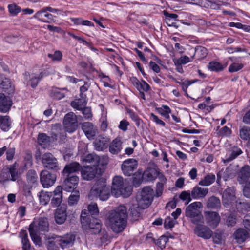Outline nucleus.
I'll list each match as a JSON object with an SVG mask.
<instances>
[{"label":"nucleus","instance_id":"obj_2","mask_svg":"<svg viewBox=\"0 0 250 250\" xmlns=\"http://www.w3.org/2000/svg\"><path fill=\"white\" fill-rule=\"evenodd\" d=\"M127 209L125 206H120L109 215V220L113 231L116 233L122 232L127 224Z\"/></svg>","mask_w":250,"mask_h":250},{"label":"nucleus","instance_id":"obj_42","mask_svg":"<svg viewBox=\"0 0 250 250\" xmlns=\"http://www.w3.org/2000/svg\"><path fill=\"white\" fill-rule=\"evenodd\" d=\"M51 192H46L42 190L39 195L40 202L43 205H47L51 198Z\"/></svg>","mask_w":250,"mask_h":250},{"label":"nucleus","instance_id":"obj_4","mask_svg":"<svg viewBox=\"0 0 250 250\" xmlns=\"http://www.w3.org/2000/svg\"><path fill=\"white\" fill-rule=\"evenodd\" d=\"M202 207V204L200 202H195L186 208L185 215L190 217L191 222L194 224L199 223L203 219V215L199 210Z\"/></svg>","mask_w":250,"mask_h":250},{"label":"nucleus","instance_id":"obj_39","mask_svg":"<svg viewBox=\"0 0 250 250\" xmlns=\"http://www.w3.org/2000/svg\"><path fill=\"white\" fill-rule=\"evenodd\" d=\"M208 53V51L206 48L201 46H197L195 48L194 56L197 59L201 60L204 59L207 56Z\"/></svg>","mask_w":250,"mask_h":250},{"label":"nucleus","instance_id":"obj_27","mask_svg":"<svg viewBox=\"0 0 250 250\" xmlns=\"http://www.w3.org/2000/svg\"><path fill=\"white\" fill-rule=\"evenodd\" d=\"M63 125H77V116L72 112L67 113L64 117Z\"/></svg>","mask_w":250,"mask_h":250},{"label":"nucleus","instance_id":"obj_30","mask_svg":"<svg viewBox=\"0 0 250 250\" xmlns=\"http://www.w3.org/2000/svg\"><path fill=\"white\" fill-rule=\"evenodd\" d=\"M159 169L148 168L143 173V177L146 178L147 181H153L156 179L158 176Z\"/></svg>","mask_w":250,"mask_h":250},{"label":"nucleus","instance_id":"obj_34","mask_svg":"<svg viewBox=\"0 0 250 250\" xmlns=\"http://www.w3.org/2000/svg\"><path fill=\"white\" fill-rule=\"evenodd\" d=\"M32 223L35 225L34 229L36 230L37 229L44 231H47L48 230L49 223L47 218L43 217L40 218L38 221V226H36V224L34 222Z\"/></svg>","mask_w":250,"mask_h":250},{"label":"nucleus","instance_id":"obj_52","mask_svg":"<svg viewBox=\"0 0 250 250\" xmlns=\"http://www.w3.org/2000/svg\"><path fill=\"white\" fill-rule=\"evenodd\" d=\"M91 217L90 215L88 209H83L82 211L81 214V222L82 226H85L86 222L91 219Z\"/></svg>","mask_w":250,"mask_h":250},{"label":"nucleus","instance_id":"obj_58","mask_svg":"<svg viewBox=\"0 0 250 250\" xmlns=\"http://www.w3.org/2000/svg\"><path fill=\"white\" fill-rule=\"evenodd\" d=\"M168 241V239L165 236L162 235L158 239L156 240L155 244L163 249L165 248L166 244Z\"/></svg>","mask_w":250,"mask_h":250},{"label":"nucleus","instance_id":"obj_62","mask_svg":"<svg viewBox=\"0 0 250 250\" xmlns=\"http://www.w3.org/2000/svg\"><path fill=\"white\" fill-rule=\"evenodd\" d=\"M40 81L41 80L39 78L38 76H36L34 75V74H33L29 80L31 87L33 89L36 88L38 86Z\"/></svg>","mask_w":250,"mask_h":250},{"label":"nucleus","instance_id":"obj_24","mask_svg":"<svg viewBox=\"0 0 250 250\" xmlns=\"http://www.w3.org/2000/svg\"><path fill=\"white\" fill-rule=\"evenodd\" d=\"M234 238L238 243L241 244L249 237L248 232L244 229H239L234 233Z\"/></svg>","mask_w":250,"mask_h":250},{"label":"nucleus","instance_id":"obj_19","mask_svg":"<svg viewBox=\"0 0 250 250\" xmlns=\"http://www.w3.org/2000/svg\"><path fill=\"white\" fill-rule=\"evenodd\" d=\"M250 178V166L245 165L237 172V180L240 184L246 183Z\"/></svg>","mask_w":250,"mask_h":250},{"label":"nucleus","instance_id":"obj_50","mask_svg":"<svg viewBox=\"0 0 250 250\" xmlns=\"http://www.w3.org/2000/svg\"><path fill=\"white\" fill-rule=\"evenodd\" d=\"M179 197L182 201H186V205H188L193 199L191 196V192L189 190L182 191Z\"/></svg>","mask_w":250,"mask_h":250},{"label":"nucleus","instance_id":"obj_22","mask_svg":"<svg viewBox=\"0 0 250 250\" xmlns=\"http://www.w3.org/2000/svg\"><path fill=\"white\" fill-rule=\"evenodd\" d=\"M191 192L192 198L194 199H198L205 197L208 192V189L195 186L193 188Z\"/></svg>","mask_w":250,"mask_h":250},{"label":"nucleus","instance_id":"obj_26","mask_svg":"<svg viewBox=\"0 0 250 250\" xmlns=\"http://www.w3.org/2000/svg\"><path fill=\"white\" fill-rule=\"evenodd\" d=\"M35 225L33 223H31L29 227L28 230L31 238L34 243L40 246L42 245L41 239L40 237L37 234V231L34 229Z\"/></svg>","mask_w":250,"mask_h":250},{"label":"nucleus","instance_id":"obj_16","mask_svg":"<svg viewBox=\"0 0 250 250\" xmlns=\"http://www.w3.org/2000/svg\"><path fill=\"white\" fill-rule=\"evenodd\" d=\"M242 153V150L237 146H232L229 149L228 154L226 155L225 158L222 159V161L224 164L227 165L236 159Z\"/></svg>","mask_w":250,"mask_h":250},{"label":"nucleus","instance_id":"obj_18","mask_svg":"<svg viewBox=\"0 0 250 250\" xmlns=\"http://www.w3.org/2000/svg\"><path fill=\"white\" fill-rule=\"evenodd\" d=\"M0 88L2 89V91L9 95L14 91V88L12 85L11 80L5 77L3 74H0Z\"/></svg>","mask_w":250,"mask_h":250},{"label":"nucleus","instance_id":"obj_46","mask_svg":"<svg viewBox=\"0 0 250 250\" xmlns=\"http://www.w3.org/2000/svg\"><path fill=\"white\" fill-rule=\"evenodd\" d=\"M9 173L8 171V167L5 166L1 170L0 173V182L5 183V182L11 181Z\"/></svg>","mask_w":250,"mask_h":250},{"label":"nucleus","instance_id":"obj_35","mask_svg":"<svg viewBox=\"0 0 250 250\" xmlns=\"http://www.w3.org/2000/svg\"><path fill=\"white\" fill-rule=\"evenodd\" d=\"M82 128L88 139H93L98 133L95 126H82Z\"/></svg>","mask_w":250,"mask_h":250},{"label":"nucleus","instance_id":"obj_40","mask_svg":"<svg viewBox=\"0 0 250 250\" xmlns=\"http://www.w3.org/2000/svg\"><path fill=\"white\" fill-rule=\"evenodd\" d=\"M215 176L212 173L207 174L203 179L199 182V185L201 186H208L214 182Z\"/></svg>","mask_w":250,"mask_h":250},{"label":"nucleus","instance_id":"obj_47","mask_svg":"<svg viewBox=\"0 0 250 250\" xmlns=\"http://www.w3.org/2000/svg\"><path fill=\"white\" fill-rule=\"evenodd\" d=\"M215 130L217 134L221 136H229L231 133V129L228 128L227 126H224L221 129H220V126H217Z\"/></svg>","mask_w":250,"mask_h":250},{"label":"nucleus","instance_id":"obj_48","mask_svg":"<svg viewBox=\"0 0 250 250\" xmlns=\"http://www.w3.org/2000/svg\"><path fill=\"white\" fill-rule=\"evenodd\" d=\"M158 112L162 115L166 119L169 118V113H171V109L167 105H162L161 107L157 108Z\"/></svg>","mask_w":250,"mask_h":250},{"label":"nucleus","instance_id":"obj_32","mask_svg":"<svg viewBox=\"0 0 250 250\" xmlns=\"http://www.w3.org/2000/svg\"><path fill=\"white\" fill-rule=\"evenodd\" d=\"M46 246L47 250H60L59 242L56 236L48 237Z\"/></svg>","mask_w":250,"mask_h":250},{"label":"nucleus","instance_id":"obj_51","mask_svg":"<svg viewBox=\"0 0 250 250\" xmlns=\"http://www.w3.org/2000/svg\"><path fill=\"white\" fill-rule=\"evenodd\" d=\"M240 136L244 140L250 139V127L247 126H244L243 128L240 130Z\"/></svg>","mask_w":250,"mask_h":250},{"label":"nucleus","instance_id":"obj_38","mask_svg":"<svg viewBox=\"0 0 250 250\" xmlns=\"http://www.w3.org/2000/svg\"><path fill=\"white\" fill-rule=\"evenodd\" d=\"M26 178L29 184H37L38 182V176L36 171L33 169H30L27 172Z\"/></svg>","mask_w":250,"mask_h":250},{"label":"nucleus","instance_id":"obj_13","mask_svg":"<svg viewBox=\"0 0 250 250\" xmlns=\"http://www.w3.org/2000/svg\"><path fill=\"white\" fill-rule=\"evenodd\" d=\"M196 225L194 232L197 236L204 239H209L212 237L213 231L208 226L199 223Z\"/></svg>","mask_w":250,"mask_h":250},{"label":"nucleus","instance_id":"obj_43","mask_svg":"<svg viewBox=\"0 0 250 250\" xmlns=\"http://www.w3.org/2000/svg\"><path fill=\"white\" fill-rule=\"evenodd\" d=\"M224 232L223 231L217 229L212 236L213 243L216 244H222L225 240L224 239Z\"/></svg>","mask_w":250,"mask_h":250},{"label":"nucleus","instance_id":"obj_23","mask_svg":"<svg viewBox=\"0 0 250 250\" xmlns=\"http://www.w3.org/2000/svg\"><path fill=\"white\" fill-rule=\"evenodd\" d=\"M87 103V97H80V98H76L75 100L71 101L70 105L78 110H81L86 106Z\"/></svg>","mask_w":250,"mask_h":250},{"label":"nucleus","instance_id":"obj_54","mask_svg":"<svg viewBox=\"0 0 250 250\" xmlns=\"http://www.w3.org/2000/svg\"><path fill=\"white\" fill-rule=\"evenodd\" d=\"M8 11L12 16H16L21 11V8L16 4H11L8 5Z\"/></svg>","mask_w":250,"mask_h":250},{"label":"nucleus","instance_id":"obj_57","mask_svg":"<svg viewBox=\"0 0 250 250\" xmlns=\"http://www.w3.org/2000/svg\"><path fill=\"white\" fill-rule=\"evenodd\" d=\"M126 112L132 120L135 122L136 125H140L142 121L136 114H135L131 109L129 108L126 109Z\"/></svg>","mask_w":250,"mask_h":250},{"label":"nucleus","instance_id":"obj_10","mask_svg":"<svg viewBox=\"0 0 250 250\" xmlns=\"http://www.w3.org/2000/svg\"><path fill=\"white\" fill-rule=\"evenodd\" d=\"M85 223V226L82 227L88 233L97 234L99 233L102 229V223L98 218H91Z\"/></svg>","mask_w":250,"mask_h":250},{"label":"nucleus","instance_id":"obj_59","mask_svg":"<svg viewBox=\"0 0 250 250\" xmlns=\"http://www.w3.org/2000/svg\"><path fill=\"white\" fill-rule=\"evenodd\" d=\"M244 67V65L242 63H232L229 67V71L231 73L237 72L241 70Z\"/></svg>","mask_w":250,"mask_h":250},{"label":"nucleus","instance_id":"obj_31","mask_svg":"<svg viewBox=\"0 0 250 250\" xmlns=\"http://www.w3.org/2000/svg\"><path fill=\"white\" fill-rule=\"evenodd\" d=\"M61 89L57 87H53L50 93V96L54 99L57 100H61L65 97V94L60 91ZM62 90H65L68 91L66 87L62 88Z\"/></svg>","mask_w":250,"mask_h":250},{"label":"nucleus","instance_id":"obj_41","mask_svg":"<svg viewBox=\"0 0 250 250\" xmlns=\"http://www.w3.org/2000/svg\"><path fill=\"white\" fill-rule=\"evenodd\" d=\"M71 193L68 199V204L70 206L76 205L80 200V192L77 190L71 191Z\"/></svg>","mask_w":250,"mask_h":250},{"label":"nucleus","instance_id":"obj_7","mask_svg":"<svg viewBox=\"0 0 250 250\" xmlns=\"http://www.w3.org/2000/svg\"><path fill=\"white\" fill-rule=\"evenodd\" d=\"M80 171L82 178L87 181L91 180L97 175H101L104 172V169L99 167V166H81Z\"/></svg>","mask_w":250,"mask_h":250},{"label":"nucleus","instance_id":"obj_3","mask_svg":"<svg viewBox=\"0 0 250 250\" xmlns=\"http://www.w3.org/2000/svg\"><path fill=\"white\" fill-rule=\"evenodd\" d=\"M130 188L125 187L123 178L121 176H115L112 181V186L111 192L116 196L123 195L124 197L129 196L131 194Z\"/></svg>","mask_w":250,"mask_h":250},{"label":"nucleus","instance_id":"obj_25","mask_svg":"<svg viewBox=\"0 0 250 250\" xmlns=\"http://www.w3.org/2000/svg\"><path fill=\"white\" fill-rule=\"evenodd\" d=\"M122 142L120 139L116 138L109 146V151L112 154H117L122 149Z\"/></svg>","mask_w":250,"mask_h":250},{"label":"nucleus","instance_id":"obj_1","mask_svg":"<svg viewBox=\"0 0 250 250\" xmlns=\"http://www.w3.org/2000/svg\"><path fill=\"white\" fill-rule=\"evenodd\" d=\"M80 168L81 165L76 162H71L65 165L62 172L64 190L71 192L77 188L79 178L76 174L79 173Z\"/></svg>","mask_w":250,"mask_h":250},{"label":"nucleus","instance_id":"obj_8","mask_svg":"<svg viewBox=\"0 0 250 250\" xmlns=\"http://www.w3.org/2000/svg\"><path fill=\"white\" fill-rule=\"evenodd\" d=\"M138 165V161L133 158H129L124 161L121 167L123 174L125 176L128 177L135 175Z\"/></svg>","mask_w":250,"mask_h":250},{"label":"nucleus","instance_id":"obj_44","mask_svg":"<svg viewBox=\"0 0 250 250\" xmlns=\"http://www.w3.org/2000/svg\"><path fill=\"white\" fill-rule=\"evenodd\" d=\"M87 209L91 218H97L99 211L97 204L91 203L88 206Z\"/></svg>","mask_w":250,"mask_h":250},{"label":"nucleus","instance_id":"obj_63","mask_svg":"<svg viewBox=\"0 0 250 250\" xmlns=\"http://www.w3.org/2000/svg\"><path fill=\"white\" fill-rule=\"evenodd\" d=\"M48 56L53 61H60L62 59V54L60 51L57 50L55 51L54 54H48Z\"/></svg>","mask_w":250,"mask_h":250},{"label":"nucleus","instance_id":"obj_60","mask_svg":"<svg viewBox=\"0 0 250 250\" xmlns=\"http://www.w3.org/2000/svg\"><path fill=\"white\" fill-rule=\"evenodd\" d=\"M78 126H54L55 128L54 129L57 130L58 128L60 130L62 129L65 132L72 133L77 129Z\"/></svg>","mask_w":250,"mask_h":250},{"label":"nucleus","instance_id":"obj_45","mask_svg":"<svg viewBox=\"0 0 250 250\" xmlns=\"http://www.w3.org/2000/svg\"><path fill=\"white\" fill-rule=\"evenodd\" d=\"M37 140L39 144L43 147H45L50 142V137L45 133H40Z\"/></svg>","mask_w":250,"mask_h":250},{"label":"nucleus","instance_id":"obj_11","mask_svg":"<svg viewBox=\"0 0 250 250\" xmlns=\"http://www.w3.org/2000/svg\"><path fill=\"white\" fill-rule=\"evenodd\" d=\"M40 177V182L44 188H48L53 186L56 180V175L46 169L41 172Z\"/></svg>","mask_w":250,"mask_h":250},{"label":"nucleus","instance_id":"obj_36","mask_svg":"<svg viewBox=\"0 0 250 250\" xmlns=\"http://www.w3.org/2000/svg\"><path fill=\"white\" fill-rule=\"evenodd\" d=\"M207 207L211 209H218L221 207L220 199L215 196L210 197L208 200Z\"/></svg>","mask_w":250,"mask_h":250},{"label":"nucleus","instance_id":"obj_21","mask_svg":"<svg viewBox=\"0 0 250 250\" xmlns=\"http://www.w3.org/2000/svg\"><path fill=\"white\" fill-rule=\"evenodd\" d=\"M12 105V101L9 97H6L4 94L0 93V111L6 112Z\"/></svg>","mask_w":250,"mask_h":250},{"label":"nucleus","instance_id":"obj_49","mask_svg":"<svg viewBox=\"0 0 250 250\" xmlns=\"http://www.w3.org/2000/svg\"><path fill=\"white\" fill-rule=\"evenodd\" d=\"M133 176L132 179L133 185L136 188L138 187L142 183V178L143 177V175H142V171L139 170L136 172V174Z\"/></svg>","mask_w":250,"mask_h":250},{"label":"nucleus","instance_id":"obj_6","mask_svg":"<svg viewBox=\"0 0 250 250\" xmlns=\"http://www.w3.org/2000/svg\"><path fill=\"white\" fill-rule=\"evenodd\" d=\"M153 190L149 187H144L136 197L138 206L142 209L149 207L153 201Z\"/></svg>","mask_w":250,"mask_h":250},{"label":"nucleus","instance_id":"obj_56","mask_svg":"<svg viewBox=\"0 0 250 250\" xmlns=\"http://www.w3.org/2000/svg\"><path fill=\"white\" fill-rule=\"evenodd\" d=\"M91 85V83L88 81H85L84 84L80 87V97H87L84 92L87 91Z\"/></svg>","mask_w":250,"mask_h":250},{"label":"nucleus","instance_id":"obj_20","mask_svg":"<svg viewBox=\"0 0 250 250\" xmlns=\"http://www.w3.org/2000/svg\"><path fill=\"white\" fill-rule=\"evenodd\" d=\"M222 197L224 206H229L235 199L233 190L230 188H228L224 190Z\"/></svg>","mask_w":250,"mask_h":250},{"label":"nucleus","instance_id":"obj_64","mask_svg":"<svg viewBox=\"0 0 250 250\" xmlns=\"http://www.w3.org/2000/svg\"><path fill=\"white\" fill-rule=\"evenodd\" d=\"M245 183L243 191V195L245 197L250 198V180Z\"/></svg>","mask_w":250,"mask_h":250},{"label":"nucleus","instance_id":"obj_33","mask_svg":"<svg viewBox=\"0 0 250 250\" xmlns=\"http://www.w3.org/2000/svg\"><path fill=\"white\" fill-rule=\"evenodd\" d=\"M83 161L90 163L92 166H99L100 158L95 154H89L84 157Z\"/></svg>","mask_w":250,"mask_h":250},{"label":"nucleus","instance_id":"obj_29","mask_svg":"<svg viewBox=\"0 0 250 250\" xmlns=\"http://www.w3.org/2000/svg\"><path fill=\"white\" fill-rule=\"evenodd\" d=\"M226 66V65L223 64L218 62L212 61L208 63V68L211 71L219 72L222 71Z\"/></svg>","mask_w":250,"mask_h":250},{"label":"nucleus","instance_id":"obj_53","mask_svg":"<svg viewBox=\"0 0 250 250\" xmlns=\"http://www.w3.org/2000/svg\"><path fill=\"white\" fill-rule=\"evenodd\" d=\"M46 11H47L46 10V7H44L41 10L38 11L34 15V17L42 22L50 23V21H46V19L43 17V15L45 14V13Z\"/></svg>","mask_w":250,"mask_h":250},{"label":"nucleus","instance_id":"obj_12","mask_svg":"<svg viewBox=\"0 0 250 250\" xmlns=\"http://www.w3.org/2000/svg\"><path fill=\"white\" fill-rule=\"evenodd\" d=\"M204 217L206 224L213 229L217 228L221 220L219 214L215 211H205Z\"/></svg>","mask_w":250,"mask_h":250},{"label":"nucleus","instance_id":"obj_55","mask_svg":"<svg viewBox=\"0 0 250 250\" xmlns=\"http://www.w3.org/2000/svg\"><path fill=\"white\" fill-rule=\"evenodd\" d=\"M136 88L139 91H143L146 92H148L151 89L150 85L144 80H141V82H140L138 87Z\"/></svg>","mask_w":250,"mask_h":250},{"label":"nucleus","instance_id":"obj_9","mask_svg":"<svg viewBox=\"0 0 250 250\" xmlns=\"http://www.w3.org/2000/svg\"><path fill=\"white\" fill-rule=\"evenodd\" d=\"M42 162L46 168L56 171L60 169L57 159L51 153L43 154L42 157Z\"/></svg>","mask_w":250,"mask_h":250},{"label":"nucleus","instance_id":"obj_15","mask_svg":"<svg viewBox=\"0 0 250 250\" xmlns=\"http://www.w3.org/2000/svg\"><path fill=\"white\" fill-rule=\"evenodd\" d=\"M51 200L50 204L52 207L56 208L61 205L62 200V188L57 186L53 192H51Z\"/></svg>","mask_w":250,"mask_h":250},{"label":"nucleus","instance_id":"obj_28","mask_svg":"<svg viewBox=\"0 0 250 250\" xmlns=\"http://www.w3.org/2000/svg\"><path fill=\"white\" fill-rule=\"evenodd\" d=\"M19 167L18 164L15 162L13 164L7 165L8 171L9 173L10 179L12 181H16L19 178V173L17 168Z\"/></svg>","mask_w":250,"mask_h":250},{"label":"nucleus","instance_id":"obj_61","mask_svg":"<svg viewBox=\"0 0 250 250\" xmlns=\"http://www.w3.org/2000/svg\"><path fill=\"white\" fill-rule=\"evenodd\" d=\"M174 221L170 216H167L165 219L164 226L165 229H168L174 227Z\"/></svg>","mask_w":250,"mask_h":250},{"label":"nucleus","instance_id":"obj_5","mask_svg":"<svg viewBox=\"0 0 250 250\" xmlns=\"http://www.w3.org/2000/svg\"><path fill=\"white\" fill-rule=\"evenodd\" d=\"M110 189L107 187L105 181H98L92 187L91 193L99 197L102 201L107 200L110 196Z\"/></svg>","mask_w":250,"mask_h":250},{"label":"nucleus","instance_id":"obj_14","mask_svg":"<svg viewBox=\"0 0 250 250\" xmlns=\"http://www.w3.org/2000/svg\"><path fill=\"white\" fill-rule=\"evenodd\" d=\"M76 236L72 233H67L63 236H56L59 242V246L62 249L73 246Z\"/></svg>","mask_w":250,"mask_h":250},{"label":"nucleus","instance_id":"obj_17","mask_svg":"<svg viewBox=\"0 0 250 250\" xmlns=\"http://www.w3.org/2000/svg\"><path fill=\"white\" fill-rule=\"evenodd\" d=\"M67 206L62 204L60 207L56 209L55 213V220L57 224H63L67 218Z\"/></svg>","mask_w":250,"mask_h":250},{"label":"nucleus","instance_id":"obj_37","mask_svg":"<svg viewBox=\"0 0 250 250\" xmlns=\"http://www.w3.org/2000/svg\"><path fill=\"white\" fill-rule=\"evenodd\" d=\"M94 143L95 149L98 151H102L108 146L107 139L104 137L96 139Z\"/></svg>","mask_w":250,"mask_h":250}]
</instances>
